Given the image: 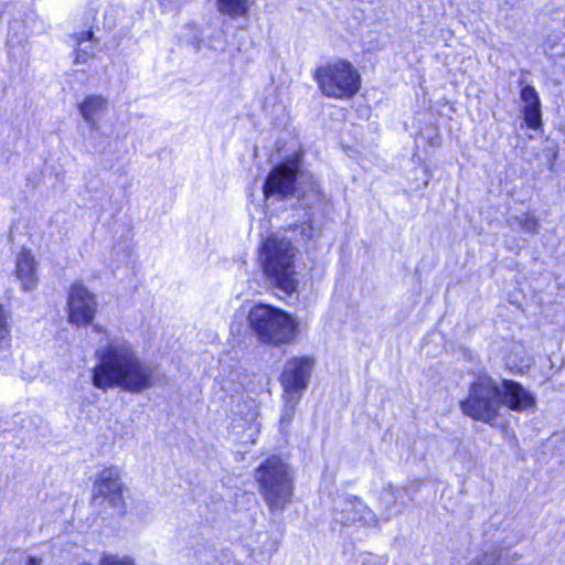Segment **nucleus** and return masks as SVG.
<instances>
[{"instance_id":"21","label":"nucleus","mask_w":565,"mask_h":565,"mask_svg":"<svg viewBox=\"0 0 565 565\" xmlns=\"http://www.w3.org/2000/svg\"><path fill=\"white\" fill-rule=\"evenodd\" d=\"M99 565H135V563L127 556L103 555Z\"/></svg>"},{"instance_id":"19","label":"nucleus","mask_w":565,"mask_h":565,"mask_svg":"<svg viewBox=\"0 0 565 565\" xmlns=\"http://www.w3.org/2000/svg\"><path fill=\"white\" fill-rule=\"evenodd\" d=\"M284 399H285V404L281 409L279 425H280L281 431L285 433L294 419V416L296 414V408H297L300 397L295 396V395L284 394Z\"/></svg>"},{"instance_id":"4","label":"nucleus","mask_w":565,"mask_h":565,"mask_svg":"<svg viewBox=\"0 0 565 565\" xmlns=\"http://www.w3.org/2000/svg\"><path fill=\"white\" fill-rule=\"evenodd\" d=\"M259 491L271 512L282 511L292 497V478L288 466L278 457H270L255 472Z\"/></svg>"},{"instance_id":"5","label":"nucleus","mask_w":565,"mask_h":565,"mask_svg":"<svg viewBox=\"0 0 565 565\" xmlns=\"http://www.w3.org/2000/svg\"><path fill=\"white\" fill-rule=\"evenodd\" d=\"M501 406V386L490 376L478 377L470 385L467 398L460 402L465 415L489 425L497 423Z\"/></svg>"},{"instance_id":"23","label":"nucleus","mask_w":565,"mask_h":565,"mask_svg":"<svg viewBox=\"0 0 565 565\" xmlns=\"http://www.w3.org/2000/svg\"><path fill=\"white\" fill-rule=\"evenodd\" d=\"M25 565H42V559L34 556H30Z\"/></svg>"},{"instance_id":"6","label":"nucleus","mask_w":565,"mask_h":565,"mask_svg":"<svg viewBox=\"0 0 565 565\" xmlns=\"http://www.w3.org/2000/svg\"><path fill=\"white\" fill-rule=\"evenodd\" d=\"M315 78L323 95L337 99L352 97L360 88V76L356 70L344 60L318 67Z\"/></svg>"},{"instance_id":"10","label":"nucleus","mask_w":565,"mask_h":565,"mask_svg":"<svg viewBox=\"0 0 565 565\" xmlns=\"http://www.w3.org/2000/svg\"><path fill=\"white\" fill-rule=\"evenodd\" d=\"M333 522L343 526H376L377 518L360 499L347 497L337 502Z\"/></svg>"},{"instance_id":"1","label":"nucleus","mask_w":565,"mask_h":565,"mask_svg":"<svg viewBox=\"0 0 565 565\" xmlns=\"http://www.w3.org/2000/svg\"><path fill=\"white\" fill-rule=\"evenodd\" d=\"M92 370V383L102 391L118 387L131 394L152 388L160 380V370L142 359L126 339L114 338L100 345Z\"/></svg>"},{"instance_id":"9","label":"nucleus","mask_w":565,"mask_h":565,"mask_svg":"<svg viewBox=\"0 0 565 565\" xmlns=\"http://www.w3.org/2000/svg\"><path fill=\"white\" fill-rule=\"evenodd\" d=\"M315 360L311 356H295L286 361L280 382L284 394L301 397L307 388Z\"/></svg>"},{"instance_id":"7","label":"nucleus","mask_w":565,"mask_h":565,"mask_svg":"<svg viewBox=\"0 0 565 565\" xmlns=\"http://www.w3.org/2000/svg\"><path fill=\"white\" fill-rule=\"evenodd\" d=\"M124 484L121 481L120 470L117 467L103 469L93 486L92 502L95 507L102 508L105 503L109 507L122 512Z\"/></svg>"},{"instance_id":"12","label":"nucleus","mask_w":565,"mask_h":565,"mask_svg":"<svg viewBox=\"0 0 565 565\" xmlns=\"http://www.w3.org/2000/svg\"><path fill=\"white\" fill-rule=\"evenodd\" d=\"M501 386L502 405L514 412H525L535 405L534 395L525 390L520 383L512 380H502Z\"/></svg>"},{"instance_id":"20","label":"nucleus","mask_w":565,"mask_h":565,"mask_svg":"<svg viewBox=\"0 0 565 565\" xmlns=\"http://www.w3.org/2000/svg\"><path fill=\"white\" fill-rule=\"evenodd\" d=\"M508 223L512 226L518 224L523 232L529 234H536L540 230V223L537 218L531 213H524L519 216H514L508 220Z\"/></svg>"},{"instance_id":"17","label":"nucleus","mask_w":565,"mask_h":565,"mask_svg":"<svg viewBox=\"0 0 565 565\" xmlns=\"http://www.w3.org/2000/svg\"><path fill=\"white\" fill-rule=\"evenodd\" d=\"M215 6L220 14L236 19L247 14L249 0H216Z\"/></svg>"},{"instance_id":"11","label":"nucleus","mask_w":565,"mask_h":565,"mask_svg":"<svg viewBox=\"0 0 565 565\" xmlns=\"http://www.w3.org/2000/svg\"><path fill=\"white\" fill-rule=\"evenodd\" d=\"M298 173V163L296 160L281 163L276 167L267 177L264 184V195L269 198L277 194L282 198L291 194L296 190V175Z\"/></svg>"},{"instance_id":"18","label":"nucleus","mask_w":565,"mask_h":565,"mask_svg":"<svg viewBox=\"0 0 565 565\" xmlns=\"http://www.w3.org/2000/svg\"><path fill=\"white\" fill-rule=\"evenodd\" d=\"M10 342L9 315L0 305V369L10 356Z\"/></svg>"},{"instance_id":"14","label":"nucleus","mask_w":565,"mask_h":565,"mask_svg":"<svg viewBox=\"0 0 565 565\" xmlns=\"http://www.w3.org/2000/svg\"><path fill=\"white\" fill-rule=\"evenodd\" d=\"M108 109V99L103 95H88L78 105L83 119L90 125L92 130L99 129V118Z\"/></svg>"},{"instance_id":"22","label":"nucleus","mask_w":565,"mask_h":565,"mask_svg":"<svg viewBox=\"0 0 565 565\" xmlns=\"http://www.w3.org/2000/svg\"><path fill=\"white\" fill-rule=\"evenodd\" d=\"M470 565H502V559H495L494 555H483L481 559L471 563Z\"/></svg>"},{"instance_id":"8","label":"nucleus","mask_w":565,"mask_h":565,"mask_svg":"<svg viewBox=\"0 0 565 565\" xmlns=\"http://www.w3.org/2000/svg\"><path fill=\"white\" fill-rule=\"evenodd\" d=\"M98 301L96 295L84 284L74 282L67 295L68 321L77 327H85L93 322L97 312Z\"/></svg>"},{"instance_id":"3","label":"nucleus","mask_w":565,"mask_h":565,"mask_svg":"<svg viewBox=\"0 0 565 565\" xmlns=\"http://www.w3.org/2000/svg\"><path fill=\"white\" fill-rule=\"evenodd\" d=\"M297 248L290 241L271 235L259 247V263L271 285L290 295L297 288L295 259Z\"/></svg>"},{"instance_id":"15","label":"nucleus","mask_w":565,"mask_h":565,"mask_svg":"<svg viewBox=\"0 0 565 565\" xmlns=\"http://www.w3.org/2000/svg\"><path fill=\"white\" fill-rule=\"evenodd\" d=\"M522 113L527 127L537 129L541 126V103L534 87L526 85L521 90Z\"/></svg>"},{"instance_id":"13","label":"nucleus","mask_w":565,"mask_h":565,"mask_svg":"<svg viewBox=\"0 0 565 565\" xmlns=\"http://www.w3.org/2000/svg\"><path fill=\"white\" fill-rule=\"evenodd\" d=\"M14 274L24 291H31L36 287V262L29 250L23 249L18 254Z\"/></svg>"},{"instance_id":"2","label":"nucleus","mask_w":565,"mask_h":565,"mask_svg":"<svg viewBox=\"0 0 565 565\" xmlns=\"http://www.w3.org/2000/svg\"><path fill=\"white\" fill-rule=\"evenodd\" d=\"M246 321L250 332L262 344H290L300 332L299 322L295 317L263 302L254 303L248 309Z\"/></svg>"},{"instance_id":"16","label":"nucleus","mask_w":565,"mask_h":565,"mask_svg":"<svg viewBox=\"0 0 565 565\" xmlns=\"http://www.w3.org/2000/svg\"><path fill=\"white\" fill-rule=\"evenodd\" d=\"M77 43L74 62L76 64H86L95 56L96 41L93 31H84L75 35Z\"/></svg>"},{"instance_id":"24","label":"nucleus","mask_w":565,"mask_h":565,"mask_svg":"<svg viewBox=\"0 0 565 565\" xmlns=\"http://www.w3.org/2000/svg\"><path fill=\"white\" fill-rule=\"evenodd\" d=\"M23 374H25V373L23 372ZM35 375H36V374H33V375H29V376H26V375H23V377H24L25 380H29V381H31L32 379H34V377H35Z\"/></svg>"}]
</instances>
